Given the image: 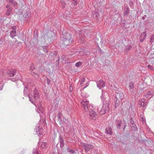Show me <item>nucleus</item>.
<instances>
[{
  "instance_id": "obj_1",
  "label": "nucleus",
  "mask_w": 154,
  "mask_h": 154,
  "mask_svg": "<svg viewBox=\"0 0 154 154\" xmlns=\"http://www.w3.org/2000/svg\"><path fill=\"white\" fill-rule=\"evenodd\" d=\"M24 94L25 96H28L29 98V100L33 104L35 105L36 107L37 108L36 109L37 112L39 113H43L44 112V109L42 106V105L40 103L38 104V105L35 104L33 102V100L32 99L30 95V90H29L28 88L26 87H25L23 90Z\"/></svg>"
},
{
  "instance_id": "obj_2",
  "label": "nucleus",
  "mask_w": 154,
  "mask_h": 154,
  "mask_svg": "<svg viewBox=\"0 0 154 154\" xmlns=\"http://www.w3.org/2000/svg\"><path fill=\"white\" fill-rule=\"evenodd\" d=\"M81 144L83 149H85V152H87L94 148V146L91 144H88L84 143H83Z\"/></svg>"
},
{
  "instance_id": "obj_3",
  "label": "nucleus",
  "mask_w": 154,
  "mask_h": 154,
  "mask_svg": "<svg viewBox=\"0 0 154 154\" xmlns=\"http://www.w3.org/2000/svg\"><path fill=\"white\" fill-rule=\"evenodd\" d=\"M7 75L9 76L13 77L16 75L17 71L14 69H10L6 71Z\"/></svg>"
},
{
  "instance_id": "obj_4",
  "label": "nucleus",
  "mask_w": 154,
  "mask_h": 154,
  "mask_svg": "<svg viewBox=\"0 0 154 154\" xmlns=\"http://www.w3.org/2000/svg\"><path fill=\"white\" fill-rule=\"evenodd\" d=\"M68 36V38H63V40L64 44L65 45H68L71 44L72 42V39H71V35L68 34H67Z\"/></svg>"
},
{
  "instance_id": "obj_5",
  "label": "nucleus",
  "mask_w": 154,
  "mask_h": 154,
  "mask_svg": "<svg viewBox=\"0 0 154 154\" xmlns=\"http://www.w3.org/2000/svg\"><path fill=\"white\" fill-rule=\"evenodd\" d=\"M32 96L31 97L32 99H33V98L34 100L36 101L38 99L39 96L38 95V91L37 89H35L33 91V94L32 95H31ZM33 100V99H32Z\"/></svg>"
},
{
  "instance_id": "obj_6",
  "label": "nucleus",
  "mask_w": 154,
  "mask_h": 154,
  "mask_svg": "<svg viewBox=\"0 0 154 154\" xmlns=\"http://www.w3.org/2000/svg\"><path fill=\"white\" fill-rule=\"evenodd\" d=\"M109 111V107L106 106L105 105H103L101 109L100 112V115H103L108 112Z\"/></svg>"
},
{
  "instance_id": "obj_7",
  "label": "nucleus",
  "mask_w": 154,
  "mask_h": 154,
  "mask_svg": "<svg viewBox=\"0 0 154 154\" xmlns=\"http://www.w3.org/2000/svg\"><path fill=\"white\" fill-rule=\"evenodd\" d=\"M11 29L12 30L10 32V35L12 38H13L16 35V27L15 26H12Z\"/></svg>"
},
{
  "instance_id": "obj_8",
  "label": "nucleus",
  "mask_w": 154,
  "mask_h": 154,
  "mask_svg": "<svg viewBox=\"0 0 154 154\" xmlns=\"http://www.w3.org/2000/svg\"><path fill=\"white\" fill-rule=\"evenodd\" d=\"M89 112L91 119L95 120L97 117V114L96 112L93 111V109Z\"/></svg>"
},
{
  "instance_id": "obj_9",
  "label": "nucleus",
  "mask_w": 154,
  "mask_h": 154,
  "mask_svg": "<svg viewBox=\"0 0 154 154\" xmlns=\"http://www.w3.org/2000/svg\"><path fill=\"white\" fill-rule=\"evenodd\" d=\"M116 99L122 101L124 98V95L122 92L119 91L116 94Z\"/></svg>"
},
{
  "instance_id": "obj_10",
  "label": "nucleus",
  "mask_w": 154,
  "mask_h": 154,
  "mask_svg": "<svg viewBox=\"0 0 154 154\" xmlns=\"http://www.w3.org/2000/svg\"><path fill=\"white\" fill-rule=\"evenodd\" d=\"M109 100L110 97L108 96L107 97L105 98V99L102 100V101L103 102V105H105L106 106L109 107Z\"/></svg>"
},
{
  "instance_id": "obj_11",
  "label": "nucleus",
  "mask_w": 154,
  "mask_h": 154,
  "mask_svg": "<svg viewBox=\"0 0 154 154\" xmlns=\"http://www.w3.org/2000/svg\"><path fill=\"white\" fill-rule=\"evenodd\" d=\"M97 87L100 89L103 88L105 86V82L102 80L97 82Z\"/></svg>"
},
{
  "instance_id": "obj_12",
  "label": "nucleus",
  "mask_w": 154,
  "mask_h": 154,
  "mask_svg": "<svg viewBox=\"0 0 154 154\" xmlns=\"http://www.w3.org/2000/svg\"><path fill=\"white\" fill-rule=\"evenodd\" d=\"M81 103L84 108V110H88V107L87 108L86 107L89 105V101L85 99L83 101H82Z\"/></svg>"
},
{
  "instance_id": "obj_13",
  "label": "nucleus",
  "mask_w": 154,
  "mask_h": 154,
  "mask_svg": "<svg viewBox=\"0 0 154 154\" xmlns=\"http://www.w3.org/2000/svg\"><path fill=\"white\" fill-rule=\"evenodd\" d=\"M154 95V90H151L148 91L145 94V96L146 98H148L149 97H152Z\"/></svg>"
},
{
  "instance_id": "obj_14",
  "label": "nucleus",
  "mask_w": 154,
  "mask_h": 154,
  "mask_svg": "<svg viewBox=\"0 0 154 154\" xmlns=\"http://www.w3.org/2000/svg\"><path fill=\"white\" fill-rule=\"evenodd\" d=\"M146 31H145L143 32L140 35V42L143 41L145 39L146 36Z\"/></svg>"
},
{
  "instance_id": "obj_15",
  "label": "nucleus",
  "mask_w": 154,
  "mask_h": 154,
  "mask_svg": "<svg viewBox=\"0 0 154 154\" xmlns=\"http://www.w3.org/2000/svg\"><path fill=\"white\" fill-rule=\"evenodd\" d=\"M145 99H143L140 100L139 102V105L141 107H146V106H147V104L146 103H145Z\"/></svg>"
},
{
  "instance_id": "obj_16",
  "label": "nucleus",
  "mask_w": 154,
  "mask_h": 154,
  "mask_svg": "<svg viewBox=\"0 0 154 154\" xmlns=\"http://www.w3.org/2000/svg\"><path fill=\"white\" fill-rule=\"evenodd\" d=\"M105 132L106 134L110 135H112V134L111 128L109 126L106 128Z\"/></svg>"
},
{
  "instance_id": "obj_17",
  "label": "nucleus",
  "mask_w": 154,
  "mask_h": 154,
  "mask_svg": "<svg viewBox=\"0 0 154 154\" xmlns=\"http://www.w3.org/2000/svg\"><path fill=\"white\" fill-rule=\"evenodd\" d=\"M59 140L60 143V147L62 148L64 146V142L61 136V135L59 136Z\"/></svg>"
},
{
  "instance_id": "obj_18",
  "label": "nucleus",
  "mask_w": 154,
  "mask_h": 154,
  "mask_svg": "<svg viewBox=\"0 0 154 154\" xmlns=\"http://www.w3.org/2000/svg\"><path fill=\"white\" fill-rule=\"evenodd\" d=\"M122 122V121L118 119H117L116 120V126L117 128H120L121 127V124Z\"/></svg>"
},
{
  "instance_id": "obj_19",
  "label": "nucleus",
  "mask_w": 154,
  "mask_h": 154,
  "mask_svg": "<svg viewBox=\"0 0 154 154\" xmlns=\"http://www.w3.org/2000/svg\"><path fill=\"white\" fill-rule=\"evenodd\" d=\"M130 9L127 6H125L124 8V15L125 16L126 15L129 13Z\"/></svg>"
},
{
  "instance_id": "obj_20",
  "label": "nucleus",
  "mask_w": 154,
  "mask_h": 154,
  "mask_svg": "<svg viewBox=\"0 0 154 154\" xmlns=\"http://www.w3.org/2000/svg\"><path fill=\"white\" fill-rule=\"evenodd\" d=\"M23 15L24 18H26L27 16L29 17V12L26 11H23Z\"/></svg>"
},
{
  "instance_id": "obj_21",
  "label": "nucleus",
  "mask_w": 154,
  "mask_h": 154,
  "mask_svg": "<svg viewBox=\"0 0 154 154\" xmlns=\"http://www.w3.org/2000/svg\"><path fill=\"white\" fill-rule=\"evenodd\" d=\"M48 146L47 143L44 142L42 143L41 146V148L43 149H46Z\"/></svg>"
},
{
  "instance_id": "obj_22",
  "label": "nucleus",
  "mask_w": 154,
  "mask_h": 154,
  "mask_svg": "<svg viewBox=\"0 0 154 154\" xmlns=\"http://www.w3.org/2000/svg\"><path fill=\"white\" fill-rule=\"evenodd\" d=\"M12 8H8L7 10V12L6 13V15L7 16L9 15L12 12Z\"/></svg>"
},
{
  "instance_id": "obj_23",
  "label": "nucleus",
  "mask_w": 154,
  "mask_h": 154,
  "mask_svg": "<svg viewBox=\"0 0 154 154\" xmlns=\"http://www.w3.org/2000/svg\"><path fill=\"white\" fill-rule=\"evenodd\" d=\"M87 107L88 110H85V112H90V110L91 111L93 109V106L92 105H90L86 107L87 108Z\"/></svg>"
},
{
  "instance_id": "obj_24",
  "label": "nucleus",
  "mask_w": 154,
  "mask_h": 154,
  "mask_svg": "<svg viewBox=\"0 0 154 154\" xmlns=\"http://www.w3.org/2000/svg\"><path fill=\"white\" fill-rule=\"evenodd\" d=\"M62 114L61 112L59 113L57 115V116L58 118V120L60 123H61L62 122L61 118L62 116Z\"/></svg>"
},
{
  "instance_id": "obj_25",
  "label": "nucleus",
  "mask_w": 154,
  "mask_h": 154,
  "mask_svg": "<svg viewBox=\"0 0 154 154\" xmlns=\"http://www.w3.org/2000/svg\"><path fill=\"white\" fill-rule=\"evenodd\" d=\"M131 127L134 131H137V128L135 124H133L132 125Z\"/></svg>"
},
{
  "instance_id": "obj_26",
  "label": "nucleus",
  "mask_w": 154,
  "mask_h": 154,
  "mask_svg": "<svg viewBox=\"0 0 154 154\" xmlns=\"http://www.w3.org/2000/svg\"><path fill=\"white\" fill-rule=\"evenodd\" d=\"M9 2L12 4L14 6H16L17 5V3L14 0H8Z\"/></svg>"
},
{
  "instance_id": "obj_27",
  "label": "nucleus",
  "mask_w": 154,
  "mask_h": 154,
  "mask_svg": "<svg viewBox=\"0 0 154 154\" xmlns=\"http://www.w3.org/2000/svg\"><path fill=\"white\" fill-rule=\"evenodd\" d=\"M38 35L37 33L35 34H34V35L33 40L35 41L36 43H37L38 42Z\"/></svg>"
},
{
  "instance_id": "obj_28",
  "label": "nucleus",
  "mask_w": 154,
  "mask_h": 154,
  "mask_svg": "<svg viewBox=\"0 0 154 154\" xmlns=\"http://www.w3.org/2000/svg\"><path fill=\"white\" fill-rule=\"evenodd\" d=\"M105 92L104 91H103V90H102V94L100 97V98H101L102 100H103L105 98Z\"/></svg>"
},
{
  "instance_id": "obj_29",
  "label": "nucleus",
  "mask_w": 154,
  "mask_h": 154,
  "mask_svg": "<svg viewBox=\"0 0 154 154\" xmlns=\"http://www.w3.org/2000/svg\"><path fill=\"white\" fill-rule=\"evenodd\" d=\"M120 100H119L116 99V101L115 102V106L116 108L120 104Z\"/></svg>"
},
{
  "instance_id": "obj_30",
  "label": "nucleus",
  "mask_w": 154,
  "mask_h": 154,
  "mask_svg": "<svg viewBox=\"0 0 154 154\" xmlns=\"http://www.w3.org/2000/svg\"><path fill=\"white\" fill-rule=\"evenodd\" d=\"M129 86L130 88V90L131 89H133L134 88V83H133L132 82H130L129 83Z\"/></svg>"
},
{
  "instance_id": "obj_31",
  "label": "nucleus",
  "mask_w": 154,
  "mask_h": 154,
  "mask_svg": "<svg viewBox=\"0 0 154 154\" xmlns=\"http://www.w3.org/2000/svg\"><path fill=\"white\" fill-rule=\"evenodd\" d=\"M40 151L38 149H34L33 151V154H39Z\"/></svg>"
},
{
  "instance_id": "obj_32",
  "label": "nucleus",
  "mask_w": 154,
  "mask_h": 154,
  "mask_svg": "<svg viewBox=\"0 0 154 154\" xmlns=\"http://www.w3.org/2000/svg\"><path fill=\"white\" fill-rule=\"evenodd\" d=\"M67 150L68 152H70L72 153H73L75 152V151L73 149H72L69 147L67 148Z\"/></svg>"
},
{
  "instance_id": "obj_33",
  "label": "nucleus",
  "mask_w": 154,
  "mask_h": 154,
  "mask_svg": "<svg viewBox=\"0 0 154 154\" xmlns=\"http://www.w3.org/2000/svg\"><path fill=\"white\" fill-rule=\"evenodd\" d=\"M82 64V62L79 61L77 63H76L75 64V66L76 67H79Z\"/></svg>"
},
{
  "instance_id": "obj_34",
  "label": "nucleus",
  "mask_w": 154,
  "mask_h": 154,
  "mask_svg": "<svg viewBox=\"0 0 154 154\" xmlns=\"http://www.w3.org/2000/svg\"><path fill=\"white\" fill-rule=\"evenodd\" d=\"M69 34V35H70V34L68 33H65L64 34V35H63V38H68V36H67V34Z\"/></svg>"
},
{
  "instance_id": "obj_35",
  "label": "nucleus",
  "mask_w": 154,
  "mask_h": 154,
  "mask_svg": "<svg viewBox=\"0 0 154 154\" xmlns=\"http://www.w3.org/2000/svg\"><path fill=\"white\" fill-rule=\"evenodd\" d=\"M117 20V22H119L120 23L122 21V18L121 16H119Z\"/></svg>"
},
{
  "instance_id": "obj_36",
  "label": "nucleus",
  "mask_w": 154,
  "mask_h": 154,
  "mask_svg": "<svg viewBox=\"0 0 154 154\" xmlns=\"http://www.w3.org/2000/svg\"><path fill=\"white\" fill-rule=\"evenodd\" d=\"M61 4L63 8H64L66 5V3L63 0H61Z\"/></svg>"
},
{
  "instance_id": "obj_37",
  "label": "nucleus",
  "mask_w": 154,
  "mask_h": 154,
  "mask_svg": "<svg viewBox=\"0 0 154 154\" xmlns=\"http://www.w3.org/2000/svg\"><path fill=\"white\" fill-rule=\"evenodd\" d=\"M85 79L84 77L82 78L80 80V84H82L83 83L85 82Z\"/></svg>"
},
{
  "instance_id": "obj_38",
  "label": "nucleus",
  "mask_w": 154,
  "mask_h": 154,
  "mask_svg": "<svg viewBox=\"0 0 154 154\" xmlns=\"http://www.w3.org/2000/svg\"><path fill=\"white\" fill-rule=\"evenodd\" d=\"M20 78V77H19L18 76V77H16V79H11V80L12 81H13V82H16V81H17V80H18Z\"/></svg>"
},
{
  "instance_id": "obj_39",
  "label": "nucleus",
  "mask_w": 154,
  "mask_h": 154,
  "mask_svg": "<svg viewBox=\"0 0 154 154\" xmlns=\"http://www.w3.org/2000/svg\"><path fill=\"white\" fill-rule=\"evenodd\" d=\"M151 40H150V42L152 43L153 41V40L154 39V34H153L152 35V36L151 38Z\"/></svg>"
},
{
  "instance_id": "obj_40",
  "label": "nucleus",
  "mask_w": 154,
  "mask_h": 154,
  "mask_svg": "<svg viewBox=\"0 0 154 154\" xmlns=\"http://www.w3.org/2000/svg\"><path fill=\"white\" fill-rule=\"evenodd\" d=\"M131 48V46L129 45H127L126 47V51L127 52L128 50H130Z\"/></svg>"
},
{
  "instance_id": "obj_41",
  "label": "nucleus",
  "mask_w": 154,
  "mask_h": 154,
  "mask_svg": "<svg viewBox=\"0 0 154 154\" xmlns=\"http://www.w3.org/2000/svg\"><path fill=\"white\" fill-rule=\"evenodd\" d=\"M99 16V14L98 13H95V14H94L93 17H94V16H95V17H97Z\"/></svg>"
},
{
  "instance_id": "obj_42",
  "label": "nucleus",
  "mask_w": 154,
  "mask_h": 154,
  "mask_svg": "<svg viewBox=\"0 0 154 154\" xmlns=\"http://www.w3.org/2000/svg\"><path fill=\"white\" fill-rule=\"evenodd\" d=\"M123 123H124V127L123 128V130H124V129L126 127L127 125H126V121L125 120H123Z\"/></svg>"
},
{
  "instance_id": "obj_43",
  "label": "nucleus",
  "mask_w": 154,
  "mask_h": 154,
  "mask_svg": "<svg viewBox=\"0 0 154 154\" xmlns=\"http://www.w3.org/2000/svg\"><path fill=\"white\" fill-rule=\"evenodd\" d=\"M47 84L48 85H49L50 84L51 82V80L50 79H48V78H47Z\"/></svg>"
},
{
  "instance_id": "obj_44",
  "label": "nucleus",
  "mask_w": 154,
  "mask_h": 154,
  "mask_svg": "<svg viewBox=\"0 0 154 154\" xmlns=\"http://www.w3.org/2000/svg\"><path fill=\"white\" fill-rule=\"evenodd\" d=\"M147 66L150 69L152 70H153L154 69V67L150 65H149Z\"/></svg>"
},
{
  "instance_id": "obj_45",
  "label": "nucleus",
  "mask_w": 154,
  "mask_h": 154,
  "mask_svg": "<svg viewBox=\"0 0 154 154\" xmlns=\"http://www.w3.org/2000/svg\"><path fill=\"white\" fill-rule=\"evenodd\" d=\"M130 123L131 125L133 124H135V123H134V121H133V119H132V118H131L130 119Z\"/></svg>"
},
{
  "instance_id": "obj_46",
  "label": "nucleus",
  "mask_w": 154,
  "mask_h": 154,
  "mask_svg": "<svg viewBox=\"0 0 154 154\" xmlns=\"http://www.w3.org/2000/svg\"><path fill=\"white\" fill-rule=\"evenodd\" d=\"M30 69L32 71L34 69V67L33 65H32L31 66Z\"/></svg>"
},
{
  "instance_id": "obj_47",
  "label": "nucleus",
  "mask_w": 154,
  "mask_h": 154,
  "mask_svg": "<svg viewBox=\"0 0 154 154\" xmlns=\"http://www.w3.org/2000/svg\"><path fill=\"white\" fill-rule=\"evenodd\" d=\"M6 7L7 8H12L10 6V5H7L6 6Z\"/></svg>"
},
{
  "instance_id": "obj_48",
  "label": "nucleus",
  "mask_w": 154,
  "mask_h": 154,
  "mask_svg": "<svg viewBox=\"0 0 154 154\" xmlns=\"http://www.w3.org/2000/svg\"><path fill=\"white\" fill-rule=\"evenodd\" d=\"M73 2H74V4L75 5H76L77 4V1L75 0V1H73Z\"/></svg>"
},
{
  "instance_id": "obj_49",
  "label": "nucleus",
  "mask_w": 154,
  "mask_h": 154,
  "mask_svg": "<svg viewBox=\"0 0 154 154\" xmlns=\"http://www.w3.org/2000/svg\"><path fill=\"white\" fill-rule=\"evenodd\" d=\"M43 51L46 53H47L48 51L47 49L46 48H44L43 49Z\"/></svg>"
},
{
  "instance_id": "obj_50",
  "label": "nucleus",
  "mask_w": 154,
  "mask_h": 154,
  "mask_svg": "<svg viewBox=\"0 0 154 154\" xmlns=\"http://www.w3.org/2000/svg\"><path fill=\"white\" fill-rule=\"evenodd\" d=\"M39 134L40 136H41V135H43V134L42 133H40V132H39Z\"/></svg>"
},
{
  "instance_id": "obj_51",
  "label": "nucleus",
  "mask_w": 154,
  "mask_h": 154,
  "mask_svg": "<svg viewBox=\"0 0 154 154\" xmlns=\"http://www.w3.org/2000/svg\"><path fill=\"white\" fill-rule=\"evenodd\" d=\"M125 21H123V22L122 23L123 24V26L124 25L125 23Z\"/></svg>"
},
{
  "instance_id": "obj_52",
  "label": "nucleus",
  "mask_w": 154,
  "mask_h": 154,
  "mask_svg": "<svg viewBox=\"0 0 154 154\" xmlns=\"http://www.w3.org/2000/svg\"><path fill=\"white\" fill-rule=\"evenodd\" d=\"M146 103V104H147V105H148V103L147 102H146V103Z\"/></svg>"
},
{
  "instance_id": "obj_53",
  "label": "nucleus",
  "mask_w": 154,
  "mask_h": 154,
  "mask_svg": "<svg viewBox=\"0 0 154 154\" xmlns=\"http://www.w3.org/2000/svg\"><path fill=\"white\" fill-rule=\"evenodd\" d=\"M73 1H75V0H72Z\"/></svg>"
},
{
  "instance_id": "obj_54",
  "label": "nucleus",
  "mask_w": 154,
  "mask_h": 154,
  "mask_svg": "<svg viewBox=\"0 0 154 154\" xmlns=\"http://www.w3.org/2000/svg\"><path fill=\"white\" fill-rule=\"evenodd\" d=\"M86 87V86H85L84 88H85Z\"/></svg>"
}]
</instances>
